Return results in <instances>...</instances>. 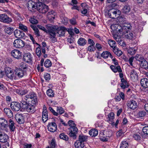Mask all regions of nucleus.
<instances>
[{
	"label": "nucleus",
	"mask_w": 148,
	"mask_h": 148,
	"mask_svg": "<svg viewBox=\"0 0 148 148\" xmlns=\"http://www.w3.org/2000/svg\"><path fill=\"white\" fill-rule=\"evenodd\" d=\"M108 119L107 121L112 122L114 119V114L113 112L110 113L108 115Z\"/></svg>",
	"instance_id": "42"
},
{
	"label": "nucleus",
	"mask_w": 148,
	"mask_h": 148,
	"mask_svg": "<svg viewBox=\"0 0 148 148\" xmlns=\"http://www.w3.org/2000/svg\"><path fill=\"white\" fill-rule=\"evenodd\" d=\"M14 92L16 93L22 95V96H24V95H26L27 92V91L26 90H20L17 89H15L14 90Z\"/></svg>",
	"instance_id": "32"
},
{
	"label": "nucleus",
	"mask_w": 148,
	"mask_h": 148,
	"mask_svg": "<svg viewBox=\"0 0 148 148\" xmlns=\"http://www.w3.org/2000/svg\"><path fill=\"white\" fill-rule=\"evenodd\" d=\"M120 24L123 25L124 23H126V18L123 16H121L119 17L118 19Z\"/></svg>",
	"instance_id": "40"
},
{
	"label": "nucleus",
	"mask_w": 148,
	"mask_h": 148,
	"mask_svg": "<svg viewBox=\"0 0 148 148\" xmlns=\"http://www.w3.org/2000/svg\"><path fill=\"white\" fill-rule=\"evenodd\" d=\"M19 28L21 30H23L25 32L27 31L28 29L26 26L22 24H19Z\"/></svg>",
	"instance_id": "54"
},
{
	"label": "nucleus",
	"mask_w": 148,
	"mask_h": 148,
	"mask_svg": "<svg viewBox=\"0 0 148 148\" xmlns=\"http://www.w3.org/2000/svg\"><path fill=\"white\" fill-rule=\"evenodd\" d=\"M20 66L21 67L20 69H22L23 70L26 71L28 68V65L25 63L21 62L20 64Z\"/></svg>",
	"instance_id": "46"
},
{
	"label": "nucleus",
	"mask_w": 148,
	"mask_h": 148,
	"mask_svg": "<svg viewBox=\"0 0 148 148\" xmlns=\"http://www.w3.org/2000/svg\"><path fill=\"white\" fill-rule=\"evenodd\" d=\"M0 125L4 128H6L8 126V122L7 120L3 118H0Z\"/></svg>",
	"instance_id": "27"
},
{
	"label": "nucleus",
	"mask_w": 148,
	"mask_h": 148,
	"mask_svg": "<svg viewBox=\"0 0 148 148\" xmlns=\"http://www.w3.org/2000/svg\"><path fill=\"white\" fill-rule=\"evenodd\" d=\"M29 22L33 24H36L38 23V21L36 19L34 18H31L29 20Z\"/></svg>",
	"instance_id": "59"
},
{
	"label": "nucleus",
	"mask_w": 148,
	"mask_h": 148,
	"mask_svg": "<svg viewBox=\"0 0 148 148\" xmlns=\"http://www.w3.org/2000/svg\"><path fill=\"white\" fill-rule=\"evenodd\" d=\"M36 8L37 10L39 12L43 14L46 13L49 10L48 6L41 2H37Z\"/></svg>",
	"instance_id": "5"
},
{
	"label": "nucleus",
	"mask_w": 148,
	"mask_h": 148,
	"mask_svg": "<svg viewBox=\"0 0 148 148\" xmlns=\"http://www.w3.org/2000/svg\"><path fill=\"white\" fill-rule=\"evenodd\" d=\"M120 14V11L117 9L112 8L108 10V17L113 19L117 18Z\"/></svg>",
	"instance_id": "6"
},
{
	"label": "nucleus",
	"mask_w": 148,
	"mask_h": 148,
	"mask_svg": "<svg viewBox=\"0 0 148 148\" xmlns=\"http://www.w3.org/2000/svg\"><path fill=\"white\" fill-rule=\"evenodd\" d=\"M130 76L131 80L135 82L138 80V74L134 69H132L131 71Z\"/></svg>",
	"instance_id": "17"
},
{
	"label": "nucleus",
	"mask_w": 148,
	"mask_h": 148,
	"mask_svg": "<svg viewBox=\"0 0 148 148\" xmlns=\"http://www.w3.org/2000/svg\"><path fill=\"white\" fill-rule=\"evenodd\" d=\"M30 27L34 31V33L36 35V36H40V34L39 32V31L38 28L36 27V26L32 25H30Z\"/></svg>",
	"instance_id": "37"
},
{
	"label": "nucleus",
	"mask_w": 148,
	"mask_h": 148,
	"mask_svg": "<svg viewBox=\"0 0 148 148\" xmlns=\"http://www.w3.org/2000/svg\"><path fill=\"white\" fill-rule=\"evenodd\" d=\"M9 127L10 131L14 132L15 128L14 121L12 119H10L9 121Z\"/></svg>",
	"instance_id": "30"
},
{
	"label": "nucleus",
	"mask_w": 148,
	"mask_h": 148,
	"mask_svg": "<svg viewBox=\"0 0 148 148\" xmlns=\"http://www.w3.org/2000/svg\"><path fill=\"white\" fill-rule=\"evenodd\" d=\"M22 108L26 110V111L29 112L33 113L34 112V105L31 103L30 104H28L27 102L25 101H22Z\"/></svg>",
	"instance_id": "7"
},
{
	"label": "nucleus",
	"mask_w": 148,
	"mask_h": 148,
	"mask_svg": "<svg viewBox=\"0 0 148 148\" xmlns=\"http://www.w3.org/2000/svg\"><path fill=\"white\" fill-rule=\"evenodd\" d=\"M45 79L47 81H49L51 78L50 75L49 74L46 73L44 75Z\"/></svg>",
	"instance_id": "61"
},
{
	"label": "nucleus",
	"mask_w": 148,
	"mask_h": 148,
	"mask_svg": "<svg viewBox=\"0 0 148 148\" xmlns=\"http://www.w3.org/2000/svg\"><path fill=\"white\" fill-rule=\"evenodd\" d=\"M47 94L49 97H52L54 96V93L53 91L51 89L47 90Z\"/></svg>",
	"instance_id": "48"
},
{
	"label": "nucleus",
	"mask_w": 148,
	"mask_h": 148,
	"mask_svg": "<svg viewBox=\"0 0 148 148\" xmlns=\"http://www.w3.org/2000/svg\"><path fill=\"white\" fill-rule=\"evenodd\" d=\"M12 71L11 69L9 67L6 68L5 69V73L6 75Z\"/></svg>",
	"instance_id": "58"
},
{
	"label": "nucleus",
	"mask_w": 148,
	"mask_h": 148,
	"mask_svg": "<svg viewBox=\"0 0 148 148\" xmlns=\"http://www.w3.org/2000/svg\"><path fill=\"white\" fill-rule=\"evenodd\" d=\"M94 45H89L87 48V51L90 52L94 51L95 50V48L93 47Z\"/></svg>",
	"instance_id": "62"
},
{
	"label": "nucleus",
	"mask_w": 148,
	"mask_h": 148,
	"mask_svg": "<svg viewBox=\"0 0 148 148\" xmlns=\"http://www.w3.org/2000/svg\"><path fill=\"white\" fill-rule=\"evenodd\" d=\"M74 145L75 148H83L84 146V143H82L77 140L75 142Z\"/></svg>",
	"instance_id": "33"
},
{
	"label": "nucleus",
	"mask_w": 148,
	"mask_h": 148,
	"mask_svg": "<svg viewBox=\"0 0 148 148\" xmlns=\"http://www.w3.org/2000/svg\"><path fill=\"white\" fill-rule=\"evenodd\" d=\"M110 68L115 73H116L117 72H122V70L120 66L119 65L115 66L113 65H111L110 66Z\"/></svg>",
	"instance_id": "22"
},
{
	"label": "nucleus",
	"mask_w": 148,
	"mask_h": 148,
	"mask_svg": "<svg viewBox=\"0 0 148 148\" xmlns=\"http://www.w3.org/2000/svg\"><path fill=\"white\" fill-rule=\"evenodd\" d=\"M121 83L120 86L122 89H124L129 87V84L124 78H122L121 79Z\"/></svg>",
	"instance_id": "25"
},
{
	"label": "nucleus",
	"mask_w": 148,
	"mask_h": 148,
	"mask_svg": "<svg viewBox=\"0 0 148 148\" xmlns=\"http://www.w3.org/2000/svg\"><path fill=\"white\" fill-rule=\"evenodd\" d=\"M49 110H50L51 112L55 116H57L58 114L57 112H56L51 107H49Z\"/></svg>",
	"instance_id": "63"
},
{
	"label": "nucleus",
	"mask_w": 148,
	"mask_h": 148,
	"mask_svg": "<svg viewBox=\"0 0 148 148\" xmlns=\"http://www.w3.org/2000/svg\"><path fill=\"white\" fill-rule=\"evenodd\" d=\"M134 58L137 60L141 62L144 58L142 55H140L137 54L135 56Z\"/></svg>",
	"instance_id": "50"
},
{
	"label": "nucleus",
	"mask_w": 148,
	"mask_h": 148,
	"mask_svg": "<svg viewBox=\"0 0 148 148\" xmlns=\"http://www.w3.org/2000/svg\"><path fill=\"white\" fill-rule=\"evenodd\" d=\"M128 143L125 140H123L121 143L120 148H128Z\"/></svg>",
	"instance_id": "47"
},
{
	"label": "nucleus",
	"mask_w": 148,
	"mask_h": 148,
	"mask_svg": "<svg viewBox=\"0 0 148 148\" xmlns=\"http://www.w3.org/2000/svg\"><path fill=\"white\" fill-rule=\"evenodd\" d=\"M8 78L10 79L13 80V79H16V77L15 76L14 74L13 71L10 72V73L6 75Z\"/></svg>",
	"instance_id": "49"
},
{
	"label": "nucleus",
	"mask_w": 148,
	"mask_h": 148,
	"mask_svg": "<svg viewBox=\"0 0 148 148\" xmlns=\"http://www.w3.org/2000/svg\"><path fill=\"white\" fill-rule=\"evenodd\" d=\"M59 137L60 138L66 141H68L69 140L68 136L64 133H62L60 134Z\"/></svg>",
	"instance_id": "51"
},
{
	"label": "nucleus",
	"mask_w": 148,
	"mask_h": 148,
	"mask_svg": "<svg viewBox=\"0 0 148 148\" xmlns=\"http://www.w3.org/2000/svg\"><path fill=\"white\" fill-rule=\"evenodd\" d=\"M56 145V142L54 139H52L49 146H48L46 148H55Z\"/></svg>",
	"instance_id": "41"
},
{
	"label": "nucleus",
	"mask_w": 148,
	"mask_h": 148,
	"mask_svg": "<svg viewBox=\"0 0 148 148\" xmlns=\"http://www.w3.org/2000/svg\"><path fill=\"white\" fill-rule=\"evenodd\" d=\"M15 75L19 78H21L23 76L26 75L27 72L26 71L22 69H16L14 70Z\"/></svg>",
	"instance_id": "10"
},
{
	"label": "nucleus",
	"mask_w": 148,
	"mask_h": 148,
	"mask_svg": "<svg viewBox=\"0 0 148 148\" xmlns=\"http://www.w3.org/2000/svg\"><path fill=\"white\" fill-rule=\"evenodd\" d=\"M68 123L70 127L69 129L70 132L69 135L73 139H75L76 138V134L77 133L78 129L73 121L69 120Z\"/></svg>",
	"instance_id": "4"
},
{
	"label": "nucleus",
	"mask_w": 148,
	"mask_h": 148,
	"mask_svg": "<svg viewBox=\"0 0 148 148\" xmlns=\"http://www.w3.org/2000/svg\"><path fill=\"white\" fill-rule=\"evenodd\" d=\"M130 10V6L127 5H125L124 7L123 10V12L125 13L129 12Z\"/></svg>",
	"instance_id": "55"
},
{
	"label": "nucleus",
	"mask_w": 148,
	"mask_h": 148,
	"mask_svg": "<svg viewBox=\"0 0 148 148\" xmlns=\"http://www.w3.org/2000/svg\"><path fill=\"white\" fill-rule=\"evenodd\" d=\"M14 30L13 28L11 27H6L4 29L5 33L10 35L12 33Z\"/></svg>",
	"instance_id": "35"
},
{
	"label": "nucleus",
	"mask_w": 148,
	"mask_h": 148,
	"mask_svg": "<svg viewBox=\"0 0 148 148\" xmlns=\"http://www.w3.org/2000/svg\"><path fill=\"white\" fill-rule=\"evenodd\" d=\"M133 137L135 140H140L141 138L140 135L137 134H134L133 135Z\"/></svg>",
	"instance_id": "60"
},
{
	"label": "nucleus",
	"mask_w": 148,
	"mask_h": 148,
	"mask_svg": "<svg viewBox=\"0 0 148 148\" xmlns=\"http://www.w3.org/2000/svg\"><path fill=\"white\" fill-rule=\"evenodd\" d=\"M140 64L142 68L145 69H148V63L144 59L141 61Z\"/></svg>",
	"instance_id": "29"
},
{
	"label": "nucleus",
	"mask_w": 148,
	"mask_h": 148,
	"mask_svg": "<svg viewBox=\"0 0 148 148\" xmlns=\"http://www.w3.org/2000/svg\"><path fill=\"white\" fill-rule=\"evenodd\" d=\"M46 27L47 29L48 33L50 36L49 38L51 41L54 43L56 42L57 40L56 38V31L58 29V26L48 24L46 25Z\"/></svg>",
	"instance_id": "3"
},
{
	"label": "nucleus",
	"mask_w": 148,
	"mask_h": 148,
	"mask_svg": "<svg viewBox=\"0 0 148 148\" xmlns=\"http://www.w3.org/2000/svg\"><path fill=\"white\" fill-rule=\"evenodd\" d=\"M140 84L143 87L145 88L148 87V79L146 78H143L140 80Z\"/></svg>",
	"instance_id": "26"
},
{
	"label": "nucleus",
	"mask_w": 148,
	"mask_h": 148,
	"mask_svg": "<svg viewBox=\"0 0 148 148\" xmlns=\"http://www.w3.org/2000/svg\"><path fill=\"white\" fill-rule=\"evenodd\" d=\"M98 130L95 129H91L89 132V135L92 137L96 136L98 135Z\"/></svg>",
	"instance_id": "31"
},
{
	"label": "nucleus",
	"mask_w": 148,
	"mask_h": 148,
	"mask_svg": "<svg viewBox=\"0 0 148 148\" xmlns=\"http://www.w3.org/2000/svg\"><path fill=\"white\" fill-rule=\"evenodd\" d=\"M127 105L129 108L132 110L135 109L137 106L136 102L133 100H130L129 101Z\"/></svg>",
	"instance_id": "18"
},
{
	"label": "nucleus",
	"mask_w": 148,
	"mask_h": 148,
	"mask_svg": "<svg viewBox=\"0 0 148 148\" xmlns=\"http://www.w3.org/2000/svg\"><path fill=\"white\" fill-rule=\"evenodd\" d=\"M48 113L47 112H42V120L44 123L45 122L48 120Z\"/></svg>",
	"instance_id": "44"
},
{
	"label": "nucleus",
	"mask_w": 148,
	"mask_h": 148,
	"mask_svg": "<svg viewBox=\"0 0 148 148\" xmlns=\"http://www.w3.org/2000/svg\"><path fill=\"white\" fill-rule=\"evenodd\" d=\"M15 119L19 124H22L24 122V117L22 114H17L16 115Z\"/></svg>",
	"instance_id": "19"
},
{
	"label": "nucleus",
	"mask_w": 148,
	"mask_h": 148,
	"mask_svg": "<svg viewBox=\"0 0 148 148\" xmlns=\"http://www.w3.org/2000/svg\"><path fill=\"white\" fill-rule=\"evenodd\" d=\"M67 29L65 27L63 26H61L56 31L57 32V33L59 34V37H61L64 36L65 33L67 31Z\"/></svg>",
	"instance_id": "15"
},
{
	"label": "nucleus",
	"mask_w": 148,
	"mask_h": 148,
	"mask_svg": "<svg viewBox=\"0 0 148 148\" xmlns=\"http://www.w3.org/2000/svg\"><path fill=\"white\" fill-rule=\"evenodd\" d=\"M86 40L82 38H79L77 41L78 44L80 46H84L86 44Z\"/></svg>",
	"instance_id": "34"
},
{
	"label": "nucleus",
	"mask_w": 148,
	"mask_h": 148,
	"mask_svg": "<svg viewBox=\"0 0 148 148\" xmlns=\"http://www.w3.org/2000/svg\"><path fill=\"white\" fill-rule=\"evenodd\" d=\"M11 53L14 58L17 59L20 58L21 56V52L17 49H15L12 51Z\"/></svg>",
	"instance_id": "14"
},
{
	"label": "nucleus",
	"mask_w": 148,
	"mask_h": 148,
	"mask_svg": "<svg viewBox=\"0 0 148 148\" xmlns=\"http://www.w3.org/2000/svg\"><path fill=\"white\" fill-rule=\"evenodd\" d=\"M3 112L7 116L8 118H11L13 116V112L9 108H4L3 109Z\"/></svg>",
	"instance_id": "20"
},
{
	"label": "nucleus",
	"mask_w": 148,
	"mask_h": 148,
	"mask_svg": "<svg viewBox=\"0 0 148 148\" xmlns=\"http://www.w3.org/2000/svg\"><path fill=\"white\" fill-rule=\"evenodd\" d=\"M113 51L116 55L118 56H120L123 53L117 47L114 48L113 50Z\"/></svg>",
	"instance_id": "36"
},
{
	"label": "nucleus",
	"mask_w": 148,
	"mask_h": 148,
	"mask_svg": "<svg viewBox=\"0 0 148 148\" xmlns=\"http://www.w3.org/2000/svg\"><path fill=\"white\" fill-rule=\"evenodd\" d=\"M44 65L46 67L48 68L51 66V62L49 60L47 59L44 62Z\"/></svg>",
	"instance_id": "45"
},
{
	"label": "nucleus",
	"mask_w": 148,
	"mask_h": 148,
	"mask_svg": "<svg viewBox=\"0 0 148 148\" xmlns=\"http://www.w3.org/2000/svg\"><path fill=\"white\" fill-rule=\"evenodd\" d=\"M57 112L58 114H62L64 112V110L61 107H57Z\"/></svg>",
	"instance_id": "56"
},
{
	"label": "nucleus",
	"mask_w": 148,
	"mask_h": 148,
	"mask_svg": "<svg viewBox=\"0 0 148 148\" xmlns=\"http://www.w3.org/2000/svg\"><path fill=\"white\" fill-rule=\"evenodd\" d=\"M111 27H113L114 30L117 32H119L120 34H123V33L128 31L127 29H131L132 28L131 24L126 22L122 26L118 24H114L112 25Z\"/></svg>",
	"instance_id": "2"
},
{
	"label": "nucleus",
	"mask_w": 148,
	"mask_h": 148,
	"mask_svg": "<svg viewBox=\"0 0 148 148\" xmlns=\"http://www.w3.org/2000/svg\"><path fill=\"white\" fill-rule=\"evenodd\" d=\"M14 34L16 38H22L25 36V34L22 30L18 29H16L14 31Z\"/></svg>",
	"instance_id": "16"
},
{
	"label": "nucleus",
	"mask_w": 148,
	"mask_h": 148,
	"mask_svg": "<svg viewBox=\"0 0 148 148\" xmlns=\"http://www.w3.org/2000/svg\"><path fill=\"white\" fill-rule=\"evenodd\" d=\"M37 26L39 29L48 33L47 30L44 27L39 25H38Z\"/></svg>",
	"instance_id": "64"
},
{
	"label": "nucleus",
	"mask_w": 148,
	"mask_h": 148,
	"mask_svg": "<svg viewBox=\"0 0 148 148\" xmlns=\"http://www.w3.org/2000/svg\"><path fill=\"white\" fill-rule=\"evenodd\" d=\"M108 43L111 47L113 49V50L114 48H116V45L115 42L112 40H109L108 41Z\"/></svg>",
	"instance_id": "38"
},
{
	"label": "nucleus",
	"mask_w": 148,
	"mask_h": 148,
	"mask_svg": "<svg viewBox=\"0 0 148 148\" xmlns=\"http://www.w3.org/2000/svg\"><path fill=\"white\" fill-rule=\"evenodd\" d=\"M146 112L144 111H142L138 112V118L142 119L146 115Z\"/></svg>",
	"instance_id": "43"
},
{
	"label": "nucleus",
	"mask_w": 148,
	"mask_h": 148,
	"mask_svg": "<svg viewBox=\"0 0 148 148\" xmlns=\"http://www.w3.org/2000/svg\"><path fill=\"white\" fill-rule=\"evenodd\" d=\"M101 56L105 59H106L109 56L111 59L113 58V56L111 53L108 51H105L103 52L101 54Z\"/></svg>",
	"instance_id": "28"
},
{
	"label": "nucleus",
	"mask_w": 148,
	"mask_h": 148,
	"mask_svg": "<svg viewBox=\"0 0 148 148\" xmlns=\"http://www.w3.org/2000/svg\"><path fill=\"white\" fill-rule=\"evenodd\" d=\"M23 60L27 62H30L32 60L31 55L29 53H25L23 55Z\"/></svg>",
	"instance_id": "21"
},
{
	"label": "nucleus",
	"mask_w": 148,
	"mask_h": 148,
	"mask_svg": "<svg viewBox=\"0 0 148 148\" xmlns=\"http://www.w3.org/2000/svg\"><path fill=\"white\" fill-rule=\"evenodd\" d=\"M123 35H124L126 38L132 40L135 38V35H134L132 33H130V32L129 33L128 31L125 32L124 34L123 33Z\"/></svg>",
	"instance_id": "24"
},
{
	"label": "nucleus",
	"mask_w": 148,
	"mask_h": 148,
	"mask_svg": "<svg viewBox=\"0 0 148 148\" xmlns=\"http://www.w3.org/2000/svg\"><path fill=\"white\" fill-rule=\"evenodd\" d=\"M25 45L24 42L20 39H16L13 42L14 47L16 48H21L24 46Z\"/></svg>",
	"instance_id": "9"
},
{
	"label": "nucleus",
	"mask_w": 148,
	"mask_h": 148,
	"mask_svg": "<svg viewBox=\"0 0 148 148\" xmlns=\"http://www.w3.org/2000/svg\"><path fill=\"white\" fill-rule=\"evenodd\" d=\"M8 138V135L0 132V142L3 143H6Z\"/></svg>",
	"instance_id": "23"
},
{
	"label": "nucleus",
	"mask_w": 148,
	"mask_h": 148,
	"mask_svg": "<svg viewBox=\"0 0 148 148\" xmlns=\"http://www.w3.org/2000/svg\"><path fill=\"white\" fill-rule=\"evenodd\" d=\"M87 139V136L82 135H79V140H77L82 143H84V142L86 141Z\"/></svg>",
	"instance_id": "39"
},
{
	"label": "nucleus",
	"mask_w": 148,
	"mask_h": 148,
	"mask_svg": "<svg viewBox=\"0 0 148 148\" xmlns=\"http://www.w3.org/2000/svg\"><path fill=\"white\" fill-rule=\"evenodd\" d=\"M54 13V12L53 10H51L47 13V15L48 17L49 18H51V19L52 20L55 19V17L54 15H53Z\"/></svg>",
	"instance_id": "53"
},
{
	"label": "nucleus",
	"mask_w": 148,
	"mask_h": 148,
	"mask_svg": "<svg viewBox=\"0 0 148 148\" xmlns=\"http://www.w3.org/2000/svg\"><path fill=\"white\" fill-rule=\"evenodd\" d=\"M36 52L37 56L39 57H40L41 54V52L40 46L39 45H38V46L37 48Z\"/></svg>",
	"instance_id": "52"
},
{
	"label": "nucleus",
	"mask_w": 148,
	"mask_h": 148,
	"mask_svg": "<svg viewBox=\"0 0 148 148\" xmlns=\"http://www.w3.org/2000/svg\"><path fill=\"white\" fill-rule=\"evenodd\" d=\"M21 103L22 101H31L33 104H37L38 103L37 97L36 95L34 92H30L27 93L25 96H22L20 99Z\"/></svg>",
	"instance_id": "1"
},
{
	"label": "nucleus",
	"mask_w": 148,
	"mask_h": 148,
	"mask_svg": "<svg viewBox=\"0 0 148 148\" xmlns=\"http://www.w3.org/2000/svg\"><path fill=\"white\" fill-rule=\"evenodd\" d=\"M0 19L2 22L6 23H10L12 21V18L9 17L6 14H1Z\"/></svg>",
	"instance_id": "8"
},
{
	"label": "nucleus",
	"mask_w": 148,
	"mask_h": 148,
	"mask_svg": "<svg viewBox=\"0 0 148 148\" xmlns=\"http://www.w3.org/2000/svg\"><path fill=\"white\" fill-rule=\"evenodd\" d=\"M10 107L13 110L15 111H18L21 108L20 104L16 102H12L10 105Z\"/></svg>",
	"instance_id": "13"
},
{
	"label": "nucleus",
	"mask_w": 148,
	"mask_h": 148,
	"mask_svg": "<svg viewBox=\"0 0 148 148\" xmlns=\"http://www.w3.org/2000/svg\"><path fill=\"white\" fill-rule=\"evenodd\" d=\"M136 52V50L132 48H130L128 50V53L131 55H133L135 54Z\"/></svg>",
	"instance_id": "57"
},
{
	"label": "nucleus",
	"mask_w": 148,
	"mask_h": 148,
	"mask_svg": "<svg viewBox=\"0 0 148 148\" xmlns=\"http://www.w3.org/2000/svg\"><path fill=\"white\" fill-rule=\"evenodd\" d=\"M47 129L48 130L51 132H55L57 129L56 123L54 122L49 123L47 126Z\"/></svg>",
	"instance_id": "11"
},
{
	"label": "nucleus",
	"mask_w": 148,
	"mask_h": 148,
	"mask_svg": "<svg viewBox=\"0 0 148 148\" xmlns=\"http://www.w3.org/2000/svg\"><path fill=\"white\" fill-rule=\"evenodd\" d=\"M36 2L32 0L29 1L28 2L27 4V7L30 11H32V10L36 8Z\"/></svg>",
	"instance_id": "12"
}]
</instances>
